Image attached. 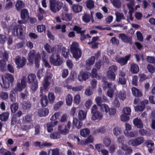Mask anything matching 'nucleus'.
<instances>
[{"label": "nucleus", "mask_w": 155, "mask_h": 155, "mask_svg": "<svg viewBox=\"0 0 155 155\" xmlns=\"http://www.w3.org/2000/svg\"><path fill=\"white\" fill-rule=\"evenodd\" d=\"M52 78L51 75L46 76L42 82V87H41L40 88V96H42L40 99V103L42 107L47 106L48 103L47 97L46 95H43V92H46L49 90V86L50 84V81Z\"/></svg>", "instance_id": "f257e3e1"}, {"label": "nucleus", "mask_w": 155, "mask_h": 155, "mask_svg": "<svg viewBox=\"0 0 155 155\" xmlns=\"http://www.w3.org/2000/svg\"><path fill=\"white\" fill-rule=\"evenodd\" d=\"M83 125V123L81 121L78 122V120L76 118H73L72 122V125L70 121H68L67 124L64 125V128L62 129V126L61 125H59L58 127V130L60 133L61 134L63 135H66L69 133V130L71 127L72 129H73L75 127L78 129H80Z\"/></svg>", "instance_id": "f03ea898"}, {"label": "nucleus", "mask_w": 155, "mask_h": 155, "mask_svg": "<svg viewBox=\"0 0 155 155\" xmlns=\"http://www.w3.org/2000/svg\"><path fill=\"white\" fill-rule=\"evenodd\" d=\"M78 44L75 42H73L70 47V51L72 54L73 57L77 60L81 57L82 54V51L78 48Z\"/></svg>", "instance_id": "7ed1b4c3"}, {"label": "nucleus", "mask_w": 155, "mask_h": 155, "mask_svg": "<svg viewBox=\"0 0 155 155\" xmlns=\"http://www.w3.org/2000/svg\"><path fill=\"white\" fill-rule=\"evenodd\" d=\"M97 106L95 104L92 106L91 108V119L94 121H95L97 120H100L103 117L102 114L97 110Z\"/></svg>", "instance_id": "20e7f679"}, {"label": "nucleus", "mask_w": 155, "mask_h": 155, "mask_svg": "<svg viewBox=\"0 0 155 155\" xmlns=\"http://www.w3.org/2000/svg\"><path fill=\"white\" fill-rule=\"evenodd\" d=\"M49 61L51 64L55 66L61 65L63 62L60 55L58 54H53L50 57Z\"/></svg>", "instance_id": "39448f33"}, {"label": "nucleus", "mask_w": 155, "mask_h": 155, "mask_svg": "<svg viewBox=\"0 0 155 155\" xmlns=\"http://www.w3.org/2000/svg\"><path fill=\"white\" fill-rule=\"evenodd\" d=\"M130 55H127L124 57H120L117 56L115 58L116 61L121 66L125 65L127 63V62L130 59Z\"/></svg>", "instance_id": "423d86ee"}, {"label": "nucleus", "mask_w": 155, "mask_h": 155, "mask_svg": "<svg viewBox=\"0 0 155 155\" xmlns=\"http://www.w3.org/2000/svg\"><path fill=\"white\" fill-rule=\"evenodd\" d=\"M144 141L143 137H138L134 139L130 140L128 142V144L132 146H136L142 144Z\"/></svg>", "instance_id": "0eeeda50"}, {"label": "nucleus", "mask_w": 155, "mask_h": 155, "mask_svg": "<svg viewBox=\"0 0 155 155\" xmlns=\"http://www.w3.org/2000/svg\"><path fill=\"white\" fill-rule=\"evenodd\" d=\"M15 62L17 65V68L18 69L23 68L26 64V59L24 57H22L21 60L20 57H18L15 58Z\"/></svg>", "instance_id": "6e6552de"}, {"label": "nucleus", "mask_w": 155, "mask_h": 155, "mask_svg": "<svg viewBox=\"0 0 155 155\" xmlns=\"http://www.w3.org/2000/svg\"><path fill=\"white\" fill-rule=\"evenodd\" d=\"M104 87L109 88L107 91V96L110 98L112 97L114 92V90L111 88V87L112 85V83L111 82L109 83L107 81H104Z\"/></svg>", "instance_id": "1a4fd4ad"}, {"label": "nucleus", "mask_w": 155, "mask_h": 155, "mask_svg": "<svg viewBox=\"0 0 155 155\" xmlns=\"http://www.w3.org/2000/svg\"><path fill=\"white\" fill-rule=\"evenodd\" d=\"M148 101L146 99H144L139 103L138 105L134 107L135 110L136 111H142L145 109L146 105L148 104Z\"/></svg>", "instance_id": "9d476101"}, {"label": "nucleus", "mask_w": 155, "mask_h": 155, "mask_svg": "<svg viewBox=\"0 0 155 155\" xmlns=\"http://www.w3.org/2000/svg\"><path fill=\"white\" fill-rule=\"evenodd\" d=\"M90 73L87 71H81L78 75V79L80 81H85L88 79L90 77Z\"/></svg>", "instance_id": "9b49d317"}, {"label": "nucleus", "mask_w": 155, "mask_h": 155, "mask_svg": "<svg viewBox=\"0 0 155 155\" xmlns=\"http://www.w3.org/2000/svg\"><path fill=\"white\" fill-rule=\"evenodd\" d=\"M119 37L124 42L131 44L132 43V38L129 37L124 33H121L119 35Z\"/></svg>", "instance_id": "f8f14e48"}, {"label": "nucleus", "mask_w": 155, "mask_h": 155, "mask_svg": "<svg viewBox=\"0 0 155 155\" xmlns=\"http://www.w3.org/2000/svg\"><path fill=\"white\" fill-rule=\"evenodd\" d=\"M58 123V121L54 122L52 121L47 124V130L48 133L51 132L53 130V127L56 126Z\"/></svg>", "instance_id": "ddd939ff"}, {"label": "nucleus", "mask_w": 155, "mask_h": 155, "mask_svg": "<svg viewBox=\"0 0 155 155\" xmlns=\"http://www.w3.org/2000/svg\"><path fill=\"white\" fill-rule=\"evenodd\" d=\"M49 113V110L47 108H40L38 111V115L41 117L47 116Z\"/></svg>", "instance_id": "4468645a"}, {"label": "nucleus", "mask_w": 155, "mask_h": 155, "mask_svg": "<svg viewBox=\"0 0 155 155\" xmlns=\"http://www.w3.org/2000/svg\"><path fill=\"white\" fill-rule=\"evenodd\" d=\"M131 91L133 95L135 97H140L143 95L142 91L136 87H133Z\"/></svg>", "instance_id": "2eb2a0df"}, {"label": "nucleus", "mask_w": 155, "mask_h": 155, "mask_svg": "<svg viewBox=\"0 0 155 155\" xmlns=\"http://www.w3.org/2000/svg\"><path fill=\"white\" fill-rule=\"evenodd\" d=\"M133 123L135 126L138 128H142L143 127V124L141 120L138 117L134 118L133 120Z\"/></svg>", "instance_id": "dca6fc26"}, {"label": "nucleus", "mask_w": 155, "mask_h": 155, "mask_svg": "<svg viewBox=\"0 0 155 155\" xmlns=\"http://www.w3.org/2000/svg\"><path fill=\"white\" fill-rule=\"evenodd\" d=\"M71 10L75 13H78L81 12L83 9L82 6L78 4L73 5L71 7Z\"/></svg>", "instance_id": "f3484780"}, {"label": "nucleus", "mask_w": 155, "mask_h": 155, "mask_svg": "<svg viewBox=\"0 0 155 155\" xmlns=\"http://www.w3.org/2000/svg\"><path fill=\"white\" fill-rule=\"evenodd\" d=\"M130 71L132 74H137L139 71V68L138 65L137 64L134 63L131 64L130 66Z\"/></svg>", "instance_id": "a211bd4d"}, {"label": "nucleus", "mask_w": 155, "mask_h": 155, "mask_svg": "<svg viewBox=\"0 0 155 155\" xmlns=\"http://www.w3.org/2000/svg\"><path fill=\"white\" fill-rule=\"evenodd\" d=\"M35 53L36 51L34 50H31L29 53L27 59L30 63H33L34 59L35 58Z\"/></svg>", "instance_id": "6ab92c4d"}, {"label": "nucleus", "mask_w": 155, "mask_h": 155, "mask_svg": "<svg viewBox=\"0 0 155 155\" xmlns=\"http://www.w3.org/2000/svg\"><path fill=\"white\" fill-rule=\"evenodd\" d=\"M15 6L18 12L20 11L25 7V4L23 1L18 0L17 1Z\"/></svg>", "instance_id": "aec40b11"}, {"label": "nucleus", "mask_w": 155, "mask_h": 155, "mask_svg": "<svg viewBox=\"0 0 155 155\" xmlns=\"http://www.w3.org/2000/svg\"><path fill=\"white\" fill-rule=\"evenodd\" d=\"M36 76L35 74L31 73L27 76V82L29 84H31L35 81Z\"/></svg>", "instance_id": "412c9836"}, {"label": "nucleus", "mask_w": 155, "mask_h": 155, "mask_svg": "<svg viewBox=\"0 0 155 155\" xmlns=\"http://www.w3.org/2000/svg\"><path fill=\"white\" fill-rule=\"evenodd\" d=\"M50 9L53 13H55L57 12V10L55 8L56 3V0H49Z\"/></svg>", "instance_id": "4be33fe9"}, {"label": "nucleus", "mask_w": 155, "mask_h": 155, "mask_svg": "<svg viewBox=\"0 0 155 155\" xmlns=\"http://www.w3.org/2000/svg\"><path fill=\"white\" fill-rule=\"evenodd\" d=\"M95 59V57L94 56H92L87 59L86 61V67H88L90 69L91 66L94 64Z\"/></svg>", "instance_id": "5701e85b"}, {"label": "nucleus", "mask_w": 155, "mask_h": 155, "mask_svg": "<svg viewBox=\"0 0 155 155\" xmlns=\"http://www.w3.org/2000/svg\"><path fill=\"white\" fill-rule=\"evenodd\" d=\"M87 112H85L83 110H80L78 113V117L79 120H78V122L81 121V120H84L86 117Z\"/></svg>", "instance_id": "b1692460"}, {"label": "nucleus", "mask_w": 155, "mask_h": 155, "mask_svg": "<svg viewBox=\"0 0 155 155\" xmlns=\"http://www.w3.org/2000/svg\"><path fill=\"white\" fill-rule=\"evenodd\" d=\"M54 47L53 46L51 47V45L48 43H46L44 45L45 50L48 54L54 53Z\"/></svg>", "instance_id": "393cba45"}, {"label": "nucleus", "mask_w": 155, "mask_h": 155, "mask_svg": "<svg viewBox=\"0 0 155 155\" xmlns=\"http://www.w3.org/2000/svg\"><path fill=\"white\" fill-rule=\"evenodd\" d=\"M20 11H21L20 16L21 19L23 20H25L27 16L29 15L28 10L27 9L23 8Z\"/></svg>", "instance_id": "a878e982"}, {"label": "nucleus", "mask_w": 155, "mask_h": 155, "mask_svg": "<svg viewBox=\"0 0 155 155\" xmlns=\"http://www.w3.org/2000/svg\"><path fill=\"white\" fill-rule=\"evenodd\" d=\"M80 133L81 136L86 137L90 133V129L87 128L82 129L80 130Z\"/></svg>", "instance_id": "bb28decb"}, {"label": "nucleus", "mask_w": 155, "mask_h": 155, "mask_svg": "<svg viewBox=\"0 0 155 155\" xmlns=\"http://www.w3.org/2000/svg\"><path fill=\"white\" fill-rule=\"evenodd\" d=\"M91 17L92 16H91L90 14L85 13L82 17V20L85 23H89L90 21Z\"/></svg>", "instance_id": "cd10ccee"}, {"label": "nucleus", "mask_w": 155, "mask_h": 155, "mask_svg": "<svg viewBox=\"0 0 155 155\" xmlns=\"http://www.w3.org/2000/svg\"><path fill=\"white\" fill-rule=\"evenodd\" d=\"M107 75L108 78L112 81H114L116 78V74L113 71H107Z\"/></svg>", "instance_id": "c85d7f7f"}, {"label": "nucleus", "mask_w": 155, "mask_h": 155, "mask_svg": "<svg viewBox=\"0 0 155 155\" xmlns=\"http://www.w3.org/2000/svg\"><path fill=\"white\" fill-rule=\"evenodd\" d=\"M41 59V55L39 53H38L35 58V67L38 68L40 66V62Z\"/></svg>", "instance_id": "c756f323"}, {"label": "nucleus", "mask_w": 155, "mask_h": 155, "mask_svg": "<svg viewBox=\"0 0 155 155\" xmlns=\"http://www.w3.org/2000/svg\"><path fill=\"white\" fill-rule=\"evenodd\" d=\"M87 8L90 10H92L95 7L94 3L92 0H87L86 2Z\"/></svg>", "instance_id": "7c9ffc66"}, {"label": "nucleus", "mask_w": 155, "mask_h": 155, "mask_svg": "<svg viewBox=\"0 0 155 155\" xmlns=\"http://www.w3.org/2000/svg\"><path fill=\"white\" fill-rule=\"evenodd\" d=\"M48 101L50 104H52L54 101L55 97L54 94L52 92H49L48 95Z\"/></svg>", "instance_id": "2f4dec72"}, {"label": "nucleus", "mask_w": 155, "mask_h": 155, "mask_svg": "<svg viewBox=\"0 0 155 155\" xmlns=\"http://www.w3.org/2000/svg\"><path fill=\"white\" fill-rule=\"evenodd\" d=\"M110 2L113 6L118 8H120L122 3L120 0H110Z\"/></svg>", "instance_id": "473e14b6"}, {"label": "nucleus", "mask_w": 155, "mask_h": 155, "mask_svg": "<svg viewBox=\"0 0 155 155\" xmlns=\"http://www.w3.org/2000/svg\"><path fill=\"white\" fill-rule=\"evenodd\" d=\"M73 97L71 94H68L66 97V104L67 105L70 106L72 103Z\"/></svg>", "instance_id": "72a5a7b5"}, {"label": "nucleus", "mask_w": 155, "mask_h": 155, "mask_svg": "<svg viewBox=\"0 0 155 155\" xmlns=\"http://www.w3.org/2000/svg\"><path fill=\"white\" fill-rule=\"evenodd\" d=\"M38 82L37 80H36L35 81L31 84L30 86V90L32 91L33 92H35L38 87Z\"/></svg>", "instance_id": "f704fd0d"}, {"label": "nucleus", "mask_w": 155, "mask_h": 155, "mask_svg": "<svg viewBox=\"0 0 155 155\" xmlns=\"http://www.w3.org/2000/svg\"><path fill=\"white\" fill-rule=\"evenodd\" d=\"M60 134H61L59 131L54 132L50 134V137L51 139H58L60 137Z\"/></svg>", "instance_id": "c9c22d12"}, {"label": "nucleus", "mask_w": 155, "mask_h": 155, "mask_svg": "<svg viewBox=\"0 0 155 155\" xmlns=\"http://www.w3.org/2000/svg\"><path fill=\"white\" fill-rule=\"evenodd\" d=\"M77 74L75 71H72L71 72L70 76L67 79L68 81H73L74 80L75 78L76 77Z\"/></svg>", "instance_id": "e433bc0d"}, {"label": "nucleus", "mask_w": 155, "mask_h": 155, "mask_svg": "<svg viewBox=\"0 0 155 155\" xmlns=\"http://www.w3.org/2000/svg\"><path fill=\"white\" fill-rule=\"evenodd\" d=\"M2 83L1 84L2 87L4 88H7L9 87L10 83L6 80V78H4L3 77H2Z\"/></svg>", "instance_id": "4c0bfd02"}, {"label": "nucleus", "mask_w": 155, "mask_h": 155, "mask_svg": "<svg viewBox=\"0 0 155 155\" xmlns=\"http://www.w3.org/2000/svg\"><path fill=\"white\" fill-rule=\"evenodd\" d=\"M116 21L117 22H120L122 19H125V16L122 13L119 12H117L116 13Z\"/></svg>", "instance_id": "58836bf2"}, {"label": "nucleus", "mask_w": 155, "mask_h": 155, "mask_svg": "<svg viewBox=\"0 0 155 155\" xmlns=\"http://www.w3.org/2000/svg\"><path fill=\"white\" fill-rule=\"evenodd\" d=\"M125 134L128 137H136L137 135V131H126V132H124Z\"/></svg>", "instance_id": "ea45409f"}, {"label": "nucleus", "mask_w": 155, "mask_h": 155, "mask_svg": "<svg viewBox=\"0 0 155 155\" xmlns=\"http://www.w3.org/2000/svg\"><path fill=\"white\" fill-rule=\"evenodd\" d=\"M17 93L13 90L11 91L9 94V99L11 101L13 102L15 101L16 98L15 94Z\"/></svg>", "instance_id": "a19ab883"}, {"label": "nucleus", "mask_w": 155, "mask_h": 155, "mask_svg": "<svg viewBox=\"0 0 155 155\" xmlns=\"http://www.w3.org/2000/svg\"><path fill=\"white\" fill-rule=\"evenodd\" d=\"M9 117V113L8 112H4L0 115V119L2 121H5L7 120Z\"/></svg>", "instance_id": "79ce46f5"}, {"label": "nucleus", "mask_w": 155, "mask_h": 155, "mask_svg": "<svg viewBox=\"0 0 155 155\" xmlns=\"http://www.w3.org/2000/svg\"><path fill=\"white\" fill-rule=\"evenodd\" d=\"M118 97L120 99L124 100L126 97V92L124 90L120 91L118 94Z\"/></svg>", "instance_id": "37998d69"}, {"label": "nucleus", "mask_w": 155, "mask_h": 155, "mask_svg": "<svg viewBox=\"0 0 155 155\" xmlns=\"http://www.w3.org/2000/svg\"><path fill=\"white\" fill-rule=\"evenodd\" d=\"M31 107V104L29 101L23 102L22 107L24 109L26 110L30 109Z\"/></svg>", "instance_id": "c03bdc74"}, {"label": "nucleus", "mask_w": 155, "mask_h": 155, "mask_svg": "<svg viewBox=\"0 0 155 155\" xmlns=\"http://www.w3.org/2000/svg\"><path fill=\"white\" fill-rule=\"evenodd\" d=\"M24 26L22 25H17L14 28V29L16 30L17 34H18V29H19V34L20 35H21L23 34L22 31L23 30V28Z\"/></svg>", "instance_id": "a18cd8bd"}, {"label": "nucleus", "mask_w": 155, "mask_h": 155, "mask_svg": "<svg viewBox=\"0 0 155 155\" xmlns=\"http://www.w3.org/2000/svg\"><path fill=\"white\" fill-rule=\"evenodd\" d=\"M18 105L17 103H14L12 104L10 106V108L11 112L13 113H14L18 110Z\"/></svg>", "instance_id": "49530a36"}, {"label": "nucleus", "mask_w": 155, "mask_h": 155, "mask_svg": "<svg viewBox=\"0 0 155 155\" xmlns=\"http://www.w3.org/2000/svg\"><path fill=\"white\" fill-rule=\"evenodd\" d=\"M101 110L102 111H105L106 113L108 112L109 108L108 106L106 104H103L99 106Z\"/></svg>", "instance_id": "de8ad7c7"}, {"label": "nucleus", "mask_w": 155, "mask_h": 155, "mask_svg": "<svg viewBox=\"0 0 155 155\" xmlns=\"http://www.w3.org/2000/svg\"><path fill=\"white\" fill-rule=\"evenodd\" d=\"M4 78H6V80L11 83H13L14 81V76L10 74H6Z\"/></svg>", "instance_id": "09e8293b"}, {"label": "nucleus", "mask_w": 155, "mask_h": 155, "mask_svg": "<svg viewBox=\"0 0 155 155\" xmlns=\"http://www.w3.org/2000/svg\"><path fill=\"white\" fill-rule=\"evenodd\" d=\"M114 134L116 136L119 135L121 132V129L118 126L116 127L113 129Z\"/></svg>", "instance_id": "8fccbe9b"}, {"label": "nucleus", "mask_w": 155, "mask_h": 155, "mask_svg": "<svg viewBox=\"0 0 155 155\" xmlns=\"http://www.w3.org/2000/svg\"><path fill=\"white\" fill-rule=\"evenodd\" d=\"M46 30V26L45 25H38L37 26V30L39 32H45Z\"/></svg>", "instance_id": "3c124183"}, {"label": "nucleus", "mask_w": 155, "mask_h": 155, "mask_svg": "<svg viewBox=\"0 0 155 155\" xmlns=\"http://www.w3.org/2000/svg\"><path fill=\"white\" fill-rule=\"evenodd\" d=\"M82 28L80 26L75 25L73 28V30L76 32V33L78 34H80L84 32V30H81Z\"/></svg>", "instance_id": "603ef678"}, {"label": "nucleus", "mask_w": 155, "mask_h": 155, "mask_svg": "<svg viewBox=\"0 0 155 155\" xmlns=\"http://www.w3.org/2000/svg\"><path fill=\"white\" fill-rule=\"evenodd\" d=\"M61 54L64 58H68V51L64 47L62 48Z\"/></svg>", "instance_id": "864d4df0"}, {"label": "nucleus", "mask_w": 155, "mask_h": 155, "mask_svg": "<svg viewBox=\"0 0 155 155\" xmlns=\"http://www.w3.org/2000/svg\"><path fill=\"white\" fill-rule=\"evenodd\" d=\"M61 54L64 58H68V51L64 47L62 48Z\"/></svg>", "instance_id": "5fc2aeb1"}, {"label": "nucleus", "mask_w": 155, "mask_h": 155, "mask_svg": "<svg viewBox=\"0 0 155 155\" xmlns=\"http://www.w3.org/2000/svg\"><path fill=\"white\" fill-rule=\"evenodd\" d=\"M23 89L21 86V85L19 82H18L15 85L14 88L13 89L14 91L18 93V91H20Z\"/></svg>", "instance_id": "6e6d98bb"}, {"label": "nucleus", "mask_w": 155, "mask_h": 155, "mask_svg": "<svg viewBox=\"0 0 155 155\" xmlns=\"http://www.w3.org/2000/svg\"><path fill=\"white\" fill-rule=\"evenodd\" d=\"M63 102L62 101H59L56 103L54 106V109L55 110H58L59 108L62 105Z\"/></svg>", "instance_id": "4d7b16f0"}, {"label": "nucleus", "mask_w": 155, "mask_h": 155, "mask_svg": "<svg viewBox=\"0 0 155 155\" xmlns=\"http://www.w3.org/2000/svg\"><path fill=\"white\" fill-rule=\"evenodd\" d=\"M81 100V96L79 94H77L74 97V102L77 105L78 104Z\"/></svg>", "instance_id": "13d9d810"}, {"label": "nucleus", "mask_w": 155, "mask_h": 155, "mask_svg": "<svg viewBox=\"0 0 155 155\" xmlns=\"http://www.w3.org/2000/svg\"><path fill=\"white\" fill-rule=\"evenodd\" d=\"M43 68H41L37 71V75L39 80L43 76Z\"/></svg>", "instance_id": "bf43d9fd"}, {"label": "nucleus", "mask_w": 155, "mask_h": 155, "mask_svg": "<svg viewBox=\"0 0 155 155\" xmlns=\"http://www.w3.org/2000/svg\"><path fill=\"white\" fill-rule=\"evenodd\" d=\"M64 15V17L62 19L63 20L68 21L71 20L72 17L71 14L65 13Z\"/></svg>", "instance_id": "052dcab7"}, {"label": "nucleus", "mask_w": 155, "mask_h": 155, "mask_svg": "<svg viewBox=\"0 0 155 155\" xmlns=\"http://www.w3.org/2000/svg\"><path fill=\"white\" fill-rule=\"evenodd\" d=\"M147 68L149 72L153 73L155 71V68L154 66L151 64L147 65Z\"/></svg>", "instance_id": "680f3d73"}, {"label": "nucleus", "mask_w": 155, "mask_h": 155, "mask_svg": "<svg viewBox=\"0 0 155 155\" xmlns=\"http://www.w3.org/2000/svg\"><path fill=\"white\" fill-rule=\"evenodd\" d=\"M130 119L129 115L123 114L121 116V120L123 121L126 122Z\"/></svg>", "instance_id": "e2e57ef3"}, {"label": "nucleus", "mask_w": 155, "mask_h": 155, "mask_svg": "<svg viewBox=\"0 0 155 155\" xmlns=\"http://www.w3.org/2000/svg\"><path fill=\"white\" fill-rule=\"evenodd\" d=\"M6 61L2 59L0 60V68L2 71H4L5 69Z\"/></svg>", "instance_id": "0e129e2a"}, {"label": "nucleus", "mask_w": 155, "mask_h": 155, "mask_svg": "<svg viewBox=\"0 0 155 155\" xmlns=\"http://www.w3.org/2000/svg\"><path fill=\"white\" fill-rule=\"evenodd\" d=\"M103 64V63L102 60L100 59L96 63L95 66L97 69L99 70L101 66Z\"/></svg>", "instance_id": "69168bd1"}, {"label": "nucleus", "mask_w": 155, "mask_h": 155, "mask_svg": "<svg viewBox=\"0 0 155 155\" xmlns=\"http://www.w3.org/2000/svg\"><path fill=\"white\" fill-rule=\"evenodd\" d=\"M136 34L138 40L140 41H143V38L142 33L139 31H137Z\"/></svg>", "instance_id": "338daca9"}, {"label": "nucleus", "mask_w": 155, "mask_h": 155, "mask_svg": "<svg viewBox=\"0 0 155 155\" xmlns=\"http://www.w3.org/2000/svg\"><path fill=\"white\" fill-rule=\"evenodd\" d=\"M147 62L151 63H155V57L152 56H147L146 58Z\"/></svg>", "instance_id": "774afa93"}]
</instances>
